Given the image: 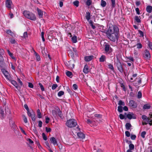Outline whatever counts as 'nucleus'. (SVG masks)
I'll list each match as a JSON object with an SVG mask.
<instances>
[{"mask_svg": "<svg viewBox=\"0 0 152 152\" xmlns=\"http://www.w3.org/2000/svg\"><path fill=\"white\" fill-rule=\"evenodd\" d=\"M37 10L39 18H42L43 16L42 12L40 9L38 8L37 9Z\"/></svg>", "mask_w": 152, "mask_h": 152, "instance_id": "nucleus-16", "label": "nucleus"}, {"mask_svg": "<svg viewBox=\"0 0 152 152\" xmlns=\"http://www.w3.org/2000/svg\"><path fill=\"white\" fill-rule=\"evenodd\" d=\"M45 130H46V132H49L51 131V129L50 128H48L47 127H45Z\"/></svg>", "mask_w": 152, "mask_h": 152, "instance_id": "nucleus-53", "label": "nucleus"}, {"mask_svg": "<svg viewBox=\"0 0 152 152\" xmlns=\"http://www.w3.org/2000/svg\"><path fill=\"white\" fill-rule=\"evenodd\" d=\"M37 117L39 118H41L42 117L41 113L40 112L39 109H38L37 110Z\"/></svg>", "mask_w": 152, "mask_h": 152, "instance_id": "nucleus-21", "label": "nucleus"}, {"mask_svg": "<svg viewBox=\"0 0 152 152\" xmlns=\"http://www.w3.org/2000/svg\"><path fill=\"white\" fill-rule=\"evenodd\" d=\"M136 137V135H132L131 136V138L132 140H135Z\"/></svg>", "mask_w": 152, "mask_h": 152, "instance_id": "nucleus-56", "label": "nucleus"}, {"mask_svg": "<svg viewBox=\"0 0 152 152\" xmlns=\"http://www.w3.org/2000/svg\"><path fill=\"white\" fill-rule=\"evenodd\" d=\"M147 122L150 126L152 125V120H151L150 118H148L147 120Z\"/></svg>", "mask_w": 152, "mask_h": 152, "instance_id": "nucleus-42", "label": "nucleus"}, {"mask_svg": "<svg viewBox=\"0 0 152 152\" xmlns=\"http://www.w3.org/2000/svg\"><path fill=\"white\" fill-rule=\"evenodd\" d=\"M72 86L73 89L75 90H77L78 88L76 84H74Z\"/></svg>", "mask_w": 152, "mask_h": 152, "instance_id": "nucleus-54", "label": "nucleus"}, {"mask_svg": "<svg viewBox=\"0 0 152 152\" xmlns=\"http://www.w3.org/2000/svg\"><path fill=\"white\" fill-rule=\"evenodd\" d=\"M147 11L149 13H151L152 11V7L151 6H148L146 8Z\"/></svg>", "mask_w": 152, "mask_h": 152, "instance_id": "nucleus-18", "label": "nucleus"}, {"mask_svg": "<svg viewBox=\"0 0 152 152\" xmlns=\"http://www.w3.org/2000/svg\"><path fill=\"white\" fill-rule=\"evenodd\" d=\"M1 71L6 77H8L9 74L5 69H2Z\"/></svg>", "mask_w": 152, "mask_h": 152, "instance_id": "nucleus-13", "label": "nucleus"}, {"mask_svg": "<svg viewBox=\"0 0 152 152\" xmlns=\"http://www.w3.org/2000/svg\"><path fill=\"white\" fill-rule=\"evenodd\" d=\"M73 4L75 6L78 7L79 6V2L78 1H75L73 2Z\"/></svg>", "mask_w": 152, "mask_h": 152, "instance_id": "nucleus-39", "label": "nucleus"}, {"mask_svg": "<svg viewBox=\"0 0 152 152\" xmlns=\"http://www.w3.org/2000/svg\"><path fill=\"white\" fill-rule=\"evenodd\" d=\"M89 71L88 65L87 64L85 65L83 69V72L85 73H87L89 72Z\"/></svg>", "mask_w": 152, "mask_h": 152, "instance_id": "nucleus-11", "label": "nucleus"}, {"mask_svg": "<svg viewBox=\"0 0 152 152\" xmlns=\"http://www.w3.org/2000/svg\"><path fill=\"white\" fill-rule=\"evenodd\" d=\"M5 3L6 7L8 8V10H10L12 5V1L10 0H6Z\"/></svg>", "mask_w": 152, "mask_h": 152, "instance_id": "nucleus-7", "label": "nucleus"}, {"mask_svg": "<svg viewBox=\"0 0 152 152\" xmlns=\"http://www.w3.org/2000/svg\"><path fill=\"white\" fill-rule=\"evenodd\" d=\"M38 126L39 127H42V122L41 121H38Z\"/></svg>", "mask_w": 152, "mask_h": 152, "instance_id": "nucleus-63", "label": "nucleus"}, {"mask_svg": "<svg viewBox=\"0 0 152 152\" xmlns=\"http://www.w3.org/2000/svg\"><path fill=\"white\" fill-rule=\"evenodd\" d=\"M93 58V56H86L85 57L84 59L86 61H89L92 60Z\"/></svg>", "mask_w": 152, "mask_h": 152, "instance_id": "nucleus-12", "label": "nucleus"}, {"mask_svg": "<svg viewBox=\"0 0 152 152\" xmlns=\"http://www.w3.org/2000/svg\"><path fill=\"white\" fill-rule=\"evenodd\" d=\"M72 42L75 43L77 42V37L76 36H74L72 38Z\"/></svg>", "mask_w": 152, "mask_h": 152, "instance_id": "nucleus-31", "label": "nucleus"}, {"mask_svg": "<svg viewBox=\"0 0 152 152\" xmlns=\"http://www.w3.org/2000/svg\"><path fill=\"white\" fill-rule=\"evenodd\" d=\"M23 37L24 38H26L28 37L27 33L26 32H24L23 34Z\"/></svg>", "mask_w": 152, "mask_h": 152, "instance_id": "nucleus-62", "label": "nucleus"}, {"mask_svg": "<svg viewBox=\"0 0 152 152\" xmlns=\"http://www.w3.org/2000/svg\"><path fill=\"white\" fill-rule=\"evenodd\" d=\"M92 3V1L91 0H87L86 4L88 6H90Z\"/></svg>", "mask_w": 152, "mask_h": 152, "instance_id": "nucleus-38", "label": "nucleus"}, {"mask_svg": "<svg viewBox=\"0 0 152 152\" xmlns=\"http://www.w3.org/2000/svg\"><path fill=\"white\" fill-rule=\"evenodd\" d=\"M136 45L137 46V48H141L142 47V45L140 43H137Z\"/></svg>", "mask_w": 152, "mask_h": 152, "instance_id": "nucleus-47", "label": "nucleus"}, {"mask_svg": "<svg viewBox=\"0 0 152 152\" xmlns=\"http://www.w3.org/2000/svg\"><path fill=\"white\" fill-rule=\"evenodd\" d=\"M126 136L127 137H129L130 136V133L128 131H126L125 132Z\"/></svg>", "mask_w": 152, "mask_h": 152, "instance_id": "nucleus-60", "label": "nucleus"}, {"mask_svg": "<svg viewBox=\"0 0 152 152\" xmlns=\"http://www.w3.org/2000/svg\"><path fill=\"white\" fill-rule=\"evenodd\" d=\"M5 66V64L3 61V59L2 58L0 60V67L1 68L4 67Z\"/></svg>", "mask_w": 152, "mask_h": 152, "instance_id": "nucleus-17", "label": "nucleus"}, {"mask_svg": "<svg viewBox=\"0 0 152 152\" xmlns=\"http://www.w3.org/2000/svg\"><path fill=\"white\" fill-rule=\"evenodd\" d=\"M42 136L43 139L45 140H47V137L46 136V135H45V134L44 133H42Z\"/></svg>", "mask_w": 152, "mask_h": 152, "instance_id": "nucleus-48", "label": "nucleus"}, {"mask_svg": "<svg viewBox=\"0 0 152 152\" xmlns=\"http://www.w3.org/2000/svg\"><path fill=\"white\" fill-rule=\"evenodd\" d=\"M7 34H10L11 36H12L13 34V33L10 30H8L7 31Z\"/></svg>", "mask_w": 152, "mask_h": 152, "instance_id": "nucleus-49", "label": "nucleus"}, {"mask_svg": "<svg viewBox=\"0 0 152 152\" xmlns=\"http://www.w3.org/2000/svg\"><path fill=\"white\" fill-rule=\"evenodd\" d=\"M132 127V125L129 123H127L125 125L126 128L127 130H129L130 127Z\"/></svg>", "mask_w": 152, "mask_h": 152, "instance_id": "nucleus-20", "label": "nucleus"}, {"mask_svg": "<svg viewBox=\"0 0 152 152\" xmlns=\"http://www.w3.org/2000/svg\"><path fill=\"white\" fill-rule=\"evenodd\" d=\"M19 128L22 132L25 135H26V134L25 132V131L23 130V129L20 126L19 127Z\"/></svg>", "mask_w": 152, "mask_h": 152, "instance_id": "nucleus-59", "label": "nucleus"}, {"mask_svg": "<svg viewBox=\"0 0 152 152\" xmlns=\"http://www.w3.org/2000/svg\"><path fill=\"white\" fill-rule=\"evenodd\" d=\"M66 75L68 77L71 78L72 77L71 76L72 75V73L71 72L67 71L66 72Z\"/></svg>", "mask_w": 152, "mask_h": 152, "instance_id": "nucleus-26", "label": "nucleus"}, {"mask_svg": "<svg viewBox=\"0 0 152 152\" xmlns=\"http://www.w3.org/2000/svg\"><path fill=\"white\" fill-rule=\"evenodd\" d=\"M139 32L140 34V37H143V32L140 30H139Z\"/></svg>", "mask_w": 152, "mask_h": 152, "instance_id": "nucleus-58", "label": "nucleus"}, {"mask_svg": "<svg viewBox=\"0 0 152 152\" xmlns=\"http://www.w3.org/2000/svg\"><path fill=\"white\" fill-rule=\"evenodd\" d=\"M129 104L130 106L132 108H136L137 107V103L133 100H131L130 101Z\"/></svg>", "mask_w": 152, "mask_h": 152, "instance_id": "nucleus-8", "label": "nucleus"}, {"mask_svg": "<svg viewBox=\"0 0 152 152\" xmlns=\"http://www.w3.org/2000/svg\"><path fill=\"white\" fill-rule=\"evenodd\" d=\"M106 57L105 56L102 55L99 58V61L100 62H103L105 61Z\"/></svg>", "mask_w": 152, "mask_h": 152, "instance_id": "nucleus-15", "label": "nucleus"}, {"mask_svg": "<svg viewBox=\"0 0 152 152\" xmlns=\"http://www.w3.org/2000/svg\"><path fill=\"white\" fill-rule=\"evenodd\" d=\"M119 118L121 119H126V118H125V116L124 115H123L122 114H120L119 115Z\"/></svg>", "mask_w": 152, "mask_h": 152, "instance_id": "nucleus-43", "label": "nucleus"}, {"mask_svg": "<svg viewBox=\"0 0 152 152\" xmlns=\"http://www.w3.org/2000/svg\"><path fill=\"white\" fill-rule=\"evenodd\" d=\"M108 67L111 70L113 71H114V69L113 66L111 64H108Z\"/></svg>", "mask_w": 152, "mask_h": 152, "instance_id": "nucleus-34", "label": "nucleus"}, {"mask_svg": "<svg viewBox=\"0 0 152 152\" xmlns=\"http://www.w3.org/2000/svg\"><path fill=\"white\" fill-rule=\"evenodd\" d=\"M66 124L68 127L71 128L77 125V123L74 119H70L67 120Z\"/></svg>", "mask_w": 152, "mask_h": 152, "instance_id": "nucleus-3", "label": "nucleus"}, {"mask_svg": "<svg viewBox=\"0 0 152 152\" xmlns=\"http://www.w3.org/2000/svg\"><path fill=\"white\" fill-rule=\"evenodd\" d=\"M86 121L88 124H91L93 123V121H91L89 119H87Z\"/></svg>", "mask_w": 152, "mask_h": 152, "instance_id": "nucleus-44", "label": "nucleus"}, {"mask_svg": "<svg viewBox=\"0 0 152 152\" xmlns=\"http://www.w3.org/2000/svg\"><path fill=\"white\" fill-rule=\"evenodd\" d=\"M79 137L81 139H83L85 138V135L82 132H78L77 134Z\"/></svg>", "mask_w": 152, "mask_h": 152, "instance_id": "nucleus-14", "label": "nucleus"}, {"mask_svg": "<svg viewBox=\"0 0 152 152\" xmlns=\"http://www.w3.org/2000/svg\"><path fill=\"white\" fill-rule=\"evenodd\" d=\"M106 5V1L103 0H102L101 1V6L103 7H105Z\"/></svg>", "mask_w": 152, "mask_h": 152, "instance_id": "nucleus-27", "label": "nucleus"}, {"mask_svg": "<svg viewBox=\"0 0 152 152\" xmlns=\"http://www.w3.org/2000/svg\"><path fill=\"white\" fill-rule=\"evenodd\" d=\"M142 93L140 91H139L138 92L137 97L138 98H140L142 97Z\"/></svg>", "mask_w": 152, "mask_h": 152, "instance_id": "nucleus-52", "label": "nucleus"}, {"mask_svg": "<svg viewBox=\"0 0 152 152\" xmlns=\"http://www.w3.org/2000/svg\"><path fill=\"white\" fill-rule=\"evenodd\" d=\"M27 113L29 117H31L32 120L33 121H35L36 120V115L35 113L32 110L31 111H30L29 110L27 111Z\"/></svg>", "mask_w": 152, "mask_h": 152, "instance_id": "nucleus-6", "label": "nucleus"}, {"mask_svg": "<svg viewBox=\"0 0 152 152\" xmlns=\"http://www.w3.org/2000/svg\"><path fill=\"white\" fill-rule=\"evenodd\" d=\"M119 32L118 27L115 25L110 26L106 32L107 36L109 39L113 42L115 41V38L117 37Z\"/></svg>", "mask_w": 152, "mask_h": 152, "instance_id": "nucleus-1", "label": "nucleus"}, {"mask_svg": "<svg viewBox=\"0 0 152 152\" xmlns=\"http://www.w3.org/2000/svg\"><path fill=\"white\" fill-rule=\"evenodd\" d=\"M135 19L136 21L138 23H140L141 22L140 19L137 16H135Z\"/></svg>", "mask_w": 152, "mask_h": 152, "instance_id": "nucleus-37", "label": "nucleus"}, {"mask_svg": "<svg viewBox=\"0 0 152 152\" xmlns=\"http://www.w3.org/2000/svg\"><path fill=\"white\" fill-rule=\"evenodd\" d=\"M151 106L147 104H145L143 106V108L145 109H150Z\"/></svg>", "mask_w": 152, "mask_h": 152, "instance_id": "nucleus-32", "label": "nucleus"}, {"mask_svg": "<svg viewBox=\"0 0 152 152\" xmlns=\"http://www.w3.org/2000/svg\"><path fill=\"white\" fill-rule=\"evenodd\" d=\"M50 141L54 145H58L56 139L53 137H51L50 139Z\"/></svg>", "mask_w": 152, "mask_h": 152, "instance_id": "nucleus-10", "label": "nucleus"}, {"mask_svg": "<svg viewBox=\"0 0 152 152\" xmlns=\"http://www.w3.org/2000/svg\"><path fill=\"white\" fill-rule=\"evenodd\" d=\"M10 125L12 127H15L16 126L15 125L14 123L12 121L11 119H10Z\"/></svg>", "mask_w": 152, "mask_h": 152, "instance_id": "nucleus-24", "label": "nucleus"}, {"mask_svg": "<svg viewBox=\"0 0 152 152\" xmlns=\"http://www.w3.org/2000/svg\"><path fill=\"white\" fill-rule=\"evenodd\" d=\"M44 32H42L41 33V37L42 39V40L43 42H44L45 40L44 37Z\"/></svg>", "mask_w": 152, "mask_h": 152, "instance_id": "nucleus-55", "label": "nucleus"}, {"mask_svg": "<svg viewBox=\"0 0 152 152\" xmlns=\"http://www.w3.org/2000/svg\"><path fill=\"white\" fill-rule=\"evenodd\" d=\"M58 87V85L56 84H53L52 86V89L53 90L55 89Z\"/></svg>", "mask_w": 152, "mask_h": 152, "instance_id": "nucleus-50", "label": "nucleus"}, {"mask_svg": "<svg viewBox=\"0 0 152 152\" xmlns=\"http://www.w3.org/2000/svg\"><path fill=\"white\" fill-rule=\"evenodd\" d=\"M39 86L41 90L42 91H43L45 90V88H44L42 85L40 83H39Z\"/></svg>", "mask_w": 152, "mask_h": 152, "instance_id": "nucleus-40", "label": "nucleus"}, {"mask_svg": "<svg viewBox=\"0 0 152 152\" xmlns=\"http://www.w3.org/2000/svg\"><path fill=\"white\" fill-rule=\"evenodd\" d=\"M7 51L9 55L11 57L12 59H14L15 58L13 56V54L12 53H11L10 51L8 50H7Z\"/></svg>", "mask_w": 152, "mask_h": 152, "instance_id": "nucleus-36", "label": "nucleus"}, {"mask_svg": "<svg viewBox=\"0 0 152 152\" xmlns=\"http://www.w3.org/2000/svg\"><path fill=\"white\" fill-rule=\"evenodd\" d=\"M104 50L106 53L109 54L112 52L113 49L109 44L105 43V44L104 45Z\"/></svg>", "mask_w": 152, "mask_h": 152, "instance_id": "nucleus-4", "label": "nucleus"}, {"mask_svg": "<svg viewBox=\"0 0 152 152\" xmlns=\"http://www.w3.org/2000/svg\"><path fill=\"white\" fill-rule=\"evenodd\" d=\"M129 148L130 150H134V146L133 144H129Z\"/></svg>", "mask_w": 152, "mask_h": 152, "instance_id": "nucleus-29", "label": "nucleus"}, {"mask_svg": "<svg viewBox=\"0 0 152 152\" xmlns=\"http://www.w3.org/2000/svg\"><path fill=\"white\" fill-rule=\"evenodd\" d=\"M142 118L143 120H146L147 121L148 120V118H147L145 115H143L142 116Z\"/></svg>", "mask_w": 152, "mask_h": 152, "instance_id": "nucleus-51", "label": "nucleus"}, {"mask_svg": "<svg viewBox=\"0 0 152 152\" xmlns=\"http://www.w3.org/2000/svg\"><path fill=\"white\" fill-rule=\"evenodd\" d=\"M102 115L99 114H95L94 115V116L95 117L99 118H102Z\"/></svg>", "mask_w": 152, "mask_h": 152, "instance_id": "nucleus-61", "label": "nucleus"}, {"mask_svg": "<svg viewBox=\"0 0 152 152\" xmlns=\"http://www.w3.org/2000/svg\"><path fill=\"white\" fill-rule=\"evenodd\" d=\"M23 120L24 122L25 123H27L28 122V120L26 116L24 115H23Z\"/></svg>", "mask_w": 152, "mask_h": 152, "instance_id": "nucleus-57", "label": "nucleus"}, {"mask_svg": "<svg viewBox=\"0 0 152 152\" xmlns=\"http://www.w3.org/2000/svg\"><path fill=\"white\" fill-rule=\"evenodd\" d=\"M145 57L147 59L150 58H151V55L149 51L146 50L145 51Z\"/></svg>", "mask_w": 152, "mask_h": 152, "instance_id": "nucleus-9", "label": "nucleus"}, {"mask_svg": "<svg viewBox=\"0 0 152 152\" xmlns=\"http://www.w3.org/2000/svg\"><path fill=\"white\" fill-rule=\"evenodd\" d=\"M146 134V132L145 131H143L141 133V136L142 138H144Z\"/></svg>", "mask_w": 152, "mask_h": 152, "instance_id": "nucleus-46", "label": "nucleus"}, {"mask_svg": "<svg viewBox=\"0 0 152 152\" xmlns=\"http://www.w3.org/2000/svg\"><path fill=\"white\" fill-rule=\"evenodd\" d=\"M111 6L113 8L115 7V0H111Z\"/></svg>", "mask_w": 152, "mask_h": 152, "instance_id": "nucleus-30", "label": "nucleus"}, {"mask_svg": "<svg viewBox=\"0 0 152 152\" xmlns=\"http://www.w3.org/2000/svg\"><path fill=\"white\" fill-rule=\"evenodd\" d=\"M57 114L61 118H62V112L59 109L58 111V112Z\"/></svg>", "mask_w": 152, "mask_h": 152, "instance_id": "nucleus-45", "label": "nucleus"}, {"mask_svg": "<svg viewBox=\"0 0 152 152\" xmlns=\"http://www.w3.org/2000/svg\"><path fill=\"white\" fill-rule=\"evenodd\" d=\"M91 14L90 12H86V19L88 20L91 18Z\"/></svg>", "mask_w": 152, "mask_h": 152, "instance_id": "nucleus-22", "label": "nucleus"}, {"mask_svg": "<svg viewBox=\"0 0 152 152\" xmlns=\"http://www.w3.org/2000/svg\"><path fill=\"white\" fill-rule=\"evenodd\" d=\"M68 54L69 56L72 58L74 57V54L71 50L68 51Z\"/></svg>", "mask_w": 152, "mask_h": 152, "instance_id": "nucleus-23", "label": "nucleus"}, {"mask_svg": "<svg viewBox=\"0 0 152 152\" xmlns=\"http://www.w3.org/2000/svg\"><path fill=\"white\" fill-rule=\"evenodd\" d=\"M116 64L118 69L120 72L122 73L123 71L122 65L119 59L117 57L116 59Z\"/></svg>", "mask_w": 152, "mask_h": 152, "instance_id": "nucleus-5", "label": "nucleus"}, {"mask_svg": "<svg viewBox=\"0 0 152 152\" xmlns=\"http://www.w3.org/2000/svg\"><path fill=\"white\" fill-rule=\"evenodd\" d=\"M118 110L119 112L122 113L123 112V107L122 106H118Z\"/></svg>", "mask_w": 152, "mask_h": 152, "instance_id": "nucleus-35", "label": "nucleus"}, {"mask_svg": "<svg viewBox=\"0 0 152 152\" xmlns=\"http://www.w3.org/2000/svg\"><path fill=\"white\" fill-rule=\"evenodd\" d=\"M64 94V92L63 91H60L58 92V96H61L62 95H63Z\"/></svg>", "mask_w": 152, "mask_h": 152, "instance_id": "nucleus-41", "label": "nucleus"}, {"mask_svg": "<svg viewBox=\"0 0 152 152\" xmlns=\"http://www.w3.org/2000/svg\"><path fill=\"white\" fill-rule=\"evenodd\" d=\"M118 104L119 105V106H124L125 105V103L123 102L122 100H120L119 101Z\"/></svg>", "mask_w": 152, "mask_h": 152, "instance_id": "nucleus-33", "label": "nucleus"}, {"mask_svg": "<svg viewBox=\"0 0 152 152\" xmlns=\"http://www.w3.org/2000/svg\"><path fill=\"white\" fill-rule=\"evenodd\" d=\"M132 115H133V113H132V115L130 114H128L126 115L127 117L129 119H131L132 118L135 119L136 117L135 116H132Z\"/></svg>", "mask_w": 152, "mask_h": 152, "instance_id": "nucleus-19", "label": "nucleus"}, {"mask_svg": "<svg viewBox=\"0 0 152 152\" xmlns=\"http://www.w3.org/2000/svg\"><path fill=\"white\" fill-rule=\"evenodd\" d=\"M11 83L17 88H18V85L16 81L12 80H11Z\"/></svg>", "mask_w": 152, "mask_h": 152, "instance_id": "nucleus-25", "label": "nucleus"}, {"mask_svg": "<svg viewBox=\"0 0 152 152\" xmlns=\"http://www.w3.org/2000/svg\"><path fill=\"white\" fill-rule=\"evenodd\" d=\"M50 118L49 117H46L45 119V123L46 124H48L49 122L50 121Z\"/></svg>", "mask_w": 152, "mask_h": 152, "instance_id": "nucleus-64", "label": "nucleus"}, {"mask_svg": "<svg viewBox=\"0 0 152 152\" xmlns=\"http://www.w3.org/2000/svg\"><path fill=\"white\" fill-rule=\"evenodd\" d=\"M34 55L37 60L39 61L40 59L39 56L35 52L34 53Z\"/></svg>", "mask_w": 152, "mask_h": 152, "instance_id": "nucleus-28", "label": "nucleus"}, {"mask_svg": "<svg viewBox=\"0 0 152 152\" xmlns=\"http://www.w3.org/2000/svg\"><path fill=\"white\" fill-rule=\"evenodd\" d=\"M23 14L26 17L30 20H36V17L34 15L28 11H25L23 12Z\"/></svg>", "mask_w": 152, "mask_h": 152, "instance_id": "nucleus-2", "label": "nucleus"}]
</instances>
